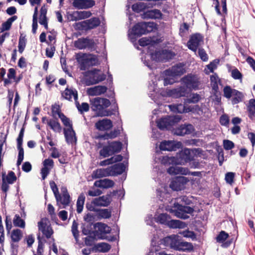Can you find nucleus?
I'll return each instance as SVG.
<instances>
[{"instance_id":"obj_61","label":"nucleus","mask_w":255,"mask_h":255,"mask_svg":"<svg viewBox=\"0 0 255 255\" xmlns=\"http://www.w3.org/2000/svg\"><path fill=\"white\" fill-rule=\"evenodd\" d=\"M102 194V191L99 189L92 188L88 192V195L92 197L97 196Z\"/></svg>"},{"instance_id":"obj_17","label":"nucleus","mask_w":255,"mask_h":255,"mask_svg":"<svg viewBox=\"0 0 255 255\" xmlns=\"http://www.w3.org/2000/svg\"><path fill=\"white\" fill-rule=\"evenodd\" d=\"M38 227L39 230L40 231L47 239L50 238L53 233L51 227L47 225L46 220L43 219H41V221L38 223Z\"/></svg>"},{"instance_id":"obj_60","label":"nucleus","mask_w":255,"mask_h":255,"mask_svg":"<svg viewBox=\"0 0 255 255\" xmlns=\"http://www.w3.org/2000/svg\"><path fill=\"white\" fill-rule=\"evenodd\" d=\"M26 42L24 38H20L18 41V51L19 53H22L25 47Z\"/></svg>"},{"instance_id":"obj_22","label":"nucleus","mask_w":255,"mask_h":255,"mask_svg":"<svg viewBox=\"0 0 255 255\" xmlns=\"http://www.w3.org/2000/svg\"><path fill=\"white\" fill-rule=\"evenodd\" d=\"M111 202L110 196L109 195L102 196L95 198L92 203L96 206H108Z\"/></svg>"},{"instance_id":"obj_10","label":"nucleus","mask_w":255,"mask_h":255,"mask_svg":"<svg viewBox=\"0 0 255 255\" xmlns=\"http://www.w3.org/2000/svg\"><path fill=\"white\" fill-rule=\"evenodd\" d=\"M61 192L62 194H59L55 198L57 204L59 207L61 208V206L62 205V208H65L66 206L69 205L71 202V198L66 187H62L61 188Z\"/></svg>"},{"instance_id":"obj_19","label":"nucleus","mask_w":255,"mask_h":255,"mask_svg":"<svg viewBox=\"0 0 255 255\" xmlns=\"http://www.w3.org/2000/svg\"><path fill=\"white\" fill-rule=\"evenodd\" d=\"M113 127V124L110 120L104 119L100 120L95 124V127L100 131H105L111 129Z\"/></svg>"},{"instance_id":"obj_11","label":"nucleus","mask_w":255,"mask_h":255,"mask_svg":"<svg viewBox=\"0 0 255 255\" xmlns=\"http://www.w3.org/2000/svg\"><path fill=\"white\" fill-rule=\"evenodd\" d=\"M193 152V151L192 150L188 148H184L179 153L177 161H176V163L179 164H184L193 160L194 158Z\"/></svg>"},{"instance_id":"obj_35","label":"nucleus","mask_w":255,"mask_h":255,"mask_svg":"<svg viewBox=\"0 0 255 255\" xmlns=\"http://www.w3.org/2000/svg\"><path fill=\"white\" fill-rule=\"evenodd\" d=\"M88 28L93 29L97 27L100 24V21L98 18L93 17L85 21Z\"/></svg>"},{"instance_id":"obj_44","label":"nucleus","mask_w":255,"mask_h":255,"mask_svg":"<svg viewBox=\"0 0 255 255\" xmlns=\"http://www.w3.org/2000/svg\"><path fill=\"white\" fill-rule=\"evenodd\" d=\"M96 247L99 252L102 253H107L111 249V246L106 243H99L96 246Z\"/></svg>"},{"instance_id":"obj_41","label":"nucleus","mask_w":255,"mask_h":255,"mask_svg":"<svg viewBox=\"0 0 255 255\" xmlns=\"http://www.w3.org/2000/svg\"><path fill=\"white\" fill-rule=\"evenodd\" d=\"M85 197L83 194H81L78 198L77 201V212L81 213L83 209V206L85 202Z\"/></svg>"},{"instance_id":"obj_6","label":"nucleus","mask_w":255,"mask_h":255,"mask_svg":"<svg viewBox=\"0 0 255 255\" xmlns=\"http://www.w3.org/2000/svg\"><path fill=\"white\" fill-rule=\"evenodd\" d=\"M181 120L180 116H168L157 121V125L160 129H169Z\"/></svg>"},{"instance_id":"obj_48","label":"nucleus","mask_w":255,"mask_h":255,"mask_svg":"<svg viewBox=\"0 0 255 255\" xmlns=\"http://www.w3.org/2000/svg\"><path fill=\"white\" fill-rule=\"evenodd\" d=\"M191 248L192 245L191 243L185 242H180L179 244H178L177 250L184 251L187 250H190Z\"/></svg>"},{"instance_id":"obj_18","label":"nucleus","mask_w":255,"mask_h":255,"mask_svg":"<svg viewBox=\"0 0 255 255\" xmlns=\"http://www.w3.org/2000/svg\"><path fill=\"white\" fill-rule=\"evenodd\" d=\"M194 130V128L192 125H182L175 129L174 133L177 135L183 136L191 133Z\"/></svg>"},{"instance_id":"obj_32","label":"nucleus","mask_w":255,"mask_h":255,"mask_svg":"<svg viewBox=\"0 0 255 255\" xmlns=\"http://www.w3.org/2000/svg\"><path fill=\"white\" fill-rule=\"evenodd\" d=\"M211 85L213 90L215 92H218L219 90L218 84H220V80L216 74H214L210 76Z\"/></svg>"},{"instance_id":"obj_57","label":"nucleus","mask_w":255,"mask_h":255,"mask_svg":"<svg viewBox=\"0 0 255 255\" xmlns=\"http://www.w3.org/2000/svg\"><path fill=\"white\" fill-rule=\"evenodd\" d=\"M219 62V59H215L214 61L210 62L209 64L207 65V68L209 70L210 72L213 73L214 72V70L217 68Z\"/></svg>"},{"instance_id":"obj_29","label":"nucleus","mask_w":255,"mask_h":255,"mask_svg":"<svg viewBox=\"0 0 255 255\" xmlns=\"http://www.w3.org/2000/svg\"><path fill=\"white\" fill-rule=\"evenodd\" d=\"M168 107L170 111L175 113H187L191 111L189 108H186L184 105L182 104L170 105H168Z\"/></svg>"},{"instance_id":"obj_5","label":"nucleus","mask_w":255,"mask_h":255,"mask_svg":"<svg viewBox=\"0 0 255 255\" xmlns=\"http://www.w3.org/2000/svg\"><path fill=\"white\" fill-rule=\"evenodd\" d=\"M85 76L87 77L86 83L88 85H94L104 81L106 79V75L100 73V70L94 69L87 71Z\"/></svg>"},{"instance_id":"obj_25","label":"nucleus","mask_w":255,"mask_h":255,"mask_svg":"<svg viewBox=\"0 0 255 255\" xmlns=\"http://www.w3.org/2000/svg\"><path fill=\"white\" fill-rule=\"evenodd\" d=\"M114 184L115 183L113 180L106 178L96 181L94 185L99 188L107 189L112 187Z\"/></svg>"},{"instance_id":"obj_39","label":"nucleus","mask_w":255,"mask_h":255,"mask_svg":"<svg viewBox=\"0 0 255 255\" xmlns=\"http://www.w3.org/2000/svg\"><path fill=\"white\" fill-rule=\"evenodd\" d=\"M232 104H236L242 101L244 98V95L241 92L235 90V91L233 92V96H232Z\"/></svg>"},{"instance_id":"obj_28","label":"nucleus","mask_w":255,"mask_h":255,"mask_svg":"<svg viewBox=\"0 0 255 255\" xmlns=\"http://www.w3.org/2000/svg\"><path fill=\"white\" fill-rule=\"evenodd\" d=\"M107 176H110L109 167L106 168L98 169L94 170L92 174V177L94 179L100 178Z\"/></svg>"},{"instance_id":"obj_31","label":"nucleus","mask_w":255,"mask_h":255,"mask_svg":"<svg viewBox=\"0 0 255 255\" xmlns=\"http://www.w3.org/2000/svg\"><path fill=\"white\" fill-rule=\"evenodd\" d=\"M167 226L171 228L183 229L185 227V224L179 220H171L170 219Z\"/></svg>"},{"instance_id":"obj_4","label":"nucleus","mask_w":255,"mask_h":255,"mask_svg":"<svg viewBox=\"0 0 255 255\" xmlns=\"http://www.w3.org/2000/svg\"><path fill=\"white\" fill-rule=\"evenodd\" d=\"M181 83L184 86L190 90L199 89L200 85L199 79L197 75L192 74H188L184 76L181 79Z\"/></svg>"},{"instance_id":"obj_16","label":"nucleus","mask_w":255,"mask_h":255,"mask_svg":"<svg viewBox=\"0 0 255 255\" xmlns=\"http://www.w3.org/2000/svg\"><path fill=\"white\" fill-rule=\"evenodd\" d=\"M187 94L188 91L185 86H179L176 88L169 90L167 92V96L174 98L185 97Z\"/></svg>"},{"instance_id":"obj_24","label":"nucleus","mask_w":255,"mask_h":255,"mask_svg":"<svg viewBox=\"0 0 255 255\" xmlns=\"http://www.w3.org/2000/svg\"><path fill=\"white\" fill-rule=\"evenodd\" d=\"M107 88L105 86H96L90 88L87 90V94L89 96H98L105 93Z\"/></svg>"},{"instance_id":"obj_43","label":"nucleus","mask_w":255,"mask_h":255,"mask_svg":"<svg viewBox=\"0 0 255 255\" xmlns=\"http://www.w3.org/2000/svg\"><path fill=\"white\" fill-rule=\"evenodd\" d=\"M146 7V4L143 2H138L132 5V10L136 12L142 11L144 10Z\"/></svg>"},{"instance_id":"obj_34","label":"nucleus","mask_w":255,"mask_h":255,"mask_svg":"<svg viewBox=\"0 0 255 255\" xmlns=\"http://www.w3.org/2000/svg\"><path fill=\"white\" fill-rule=\"evenodd\" d=\"M22 237V231L19 229L13 230L11 233V239L14 243L18 242Z\"/></svg>"},{"instance_id":"obj_23","label":"nucleus","mask_w":255,"mask_h":255,"mask_svg":"<svg viewBox=\"0 0 255 255\" xmlns=\"http://www.w3.org/2000/svg\"><path fill=\"white\" fill-rule=\"evenodd\" d=\"M62 96L64 99L69 101H72V99L73 98L76 102L78 99L77 91L74 89L67 88L65 91L62 92Z\"/></svg>"},{"instance_id":"obj_1","label":"nucleus","mask_w":255,"mask_h":255,"mask_svg":"<svg viewBox=\"0 0 255 255\" xmlns=\"http://www.w3.org/2000/svg\"><path fill=\"white\" fill-rule=\"evenodd\" d=\"M91 108L96 112L98 116H109L112 114V112L106 110L111 105L109 100L100 97H96L90 99Z\"/></svg>"},{"instance_id":"obj_54","label":"nucleus","mask_w":255,"mask_h":255,"mask_svg":"<svg viewBox=\"0 0 255 255\" xmlns=\"http://www.w3.org/2000/svg\"><path fill=\"white\" fill-rule=\"evenodd\" d=\"M231 76L235 80H242L243 75L237 68H234L231 71Z\"/></svg>"},{"instance_id":"obj_51","label":"nucleus","mask_w":255,"mask_h":255,"mask_svg":"<svg viewBox=\"0 0 255 255\" xmlns=\"http://www.w3.org/2000/svg\"><path fill=\"white\" fill-rule=\"evenodd\" d=\"M18 150V158L16 165L19 166L22 163L24 158V150L22 147H17Z\"/></svg>"},{"instance_id":"obj_38","label":"nucleus","mask_w":255,"mask_h":255,"mask_svg":"<svg viewBox=\"0 0 255 255\" xmlns=\"http://www.w3.org/2000/svg\"><path fill=\"white\" fill-rule=\"evenodd\" d=\"M47 124L55 132H59L61 129L60 124L54 120H47Z\"/></svg>"},{"instance_id":"obj_64","label":"nucleus","mask_w":255,"mask_h":255,"mask_svg":"<svg viewBox=\"0 0 255 255\" xmlns=\"http://www.w3.org/2000/svg\"><path fill=\"white\" fill-rule=\"evenodd\" d=\"M224 148L226 150H230L234 147V143L231 140H224L223 141Z\"/></svg>"},{"instance_id":"obj_26","label":"nucleus","mask_w":255,"mask_h":255,"mask_svg":"<svg viewBox=\"0 0 255 255\" xmlns=\"http://www.w3.org/2000/svg\"><path fill=\"white\" fill-rule=\"evenodd\" d=\"M64 135L67 142L69 144H73L76 141L75 132L73 128H67L64 130Z\"/></svg>"},{"instance_id":"obj_13","label":"nucleus","mask_w":255,"mask_h":255,"mask_svg":"<svg viewBox=\"0 0 255 255\" xmlns=\"http://www.w3.org/2000/svg\"><path fill=\"white\" fill-rule=\"evenodd\" d=\"M203 42V37L200 34H195L192 35L187 42L188 48L195 53L198 47Z\"/></svg>"},{"instance_id":"obj_33","label":"nucleus","mask_w":255,"mask_h":255,"mask_svg":"<svg viewBox=\"0 0 255 255\" xmlns=\"http://www.w3.org/2000/svg\"><path fill=\"white\" fill-rule=\"evenodd\" d=\"M249 117L253 119L255 117V99H251L247 107Z\"/></svg>"},{"instance_id":"obj_30","label":"nucleus","mask_w":255,"mask_h":255,"mask_svg":"<svg viewBox=\"0 0 255 255\" xmlns=\"http://www.w3.org/2000/svg\"><path fill=\"white\" fill-rule=\"evenodd\" d=\"M162 16L161 11L158 9H152L146 11L145 13V17L152 19L160 18Z\"/></svg>"},{"instance_id":"obj_56","label":"nucleus","mask_w":255,"mask_h":255,"mask_svg":"<svg viewBox=\"0 0 255 255\" xmlns=\"http://www.w3.org/2000/svg\"><path fill=\"white\" fill-rule=\"evenodd\" d=\"M6 138L7 134H4L3 132L0 133V156H3L2 154V150L3 144L6 142Z\"/></svg>"},{"instance_id":"obj_9","label":"nucleus","mask_w":255,"mask_h":255,"mask_svg":"<svg viewBox=\"0 0 255 255\" xmlns=\"http://www.w3.org/2000/svg\"><path fill=\"white\" fill-rule=\"evenodd\" d=\"M175 55L174 52L168 50H163L150 53L151 59L156 61H166L172 59Z\"/></svg>"},{"instance_id":"obj_20","label":"nucleus","mask_w":255,"mask_h":255,"mask_svg":"<svg viewBox=\"0 0 255 255\" xmlns=\"http://www.w3.org/2000/svg\"><path fill=\"white\" fill-rule=\"evenodd\" d=\"M92 13L89 11H75L70 15L71 20L77 21L90 17Z\"/></svg>"},{"instance_id":"obj_12","label":"nucleus","mask_w":255,"mask_h":255,"mask_svg":"<svg viewBox=\"0 0 255 255\" xmlns=\"http://www.w3.org/2000/svg\"><path fill=\"white\" fill-rule=\"evenodd\" d=\"M138 42L141 46H148V52L150 54L151 51L157 48L159 41L155 38L142 37L139 40Z\"/></svg>"},{"instance_id":"obj_50","label":"nucleus","mask_w":255,"mask_h":255,"mask_svg":"<svg viewBox=\"0 0 255 255\" xmlns=\"http://www.w3.org/2000/svg\"><path fill=\"white\" fill-rule=\"evenodd\" d=\"M229 237V234L224 231H222L216 237V241L218 243H223Z\"/></svg>"},{"instance_id":"obj_45","label":"nucleus","mask_w":255,"mask_h":255,"mask_svg":"<svg viewBox=\"0 0 255 255\" xmlns=\"http://www.w3.org/2000/svg\"><path fill=\"white\" fill-rule=\"evenodd\" d=\"M99 154L103 158L109 157L113 154L109 145L104 146L100 150Z\"/></svg>"},{"instance_id":"obj_14","label":"nucleus","mask_w":255,"mask_h":255,"mask_svg":"<svg viewBox=\"0 0 255 255\" xmlns=\"http://www.w3.org/2000/svg\"><path fill=\"white\" fill-rule=\"evenodd\" d=\"M185 72L184 65L182 63H179L165 70V75L166 76L175 77L181 76Z\"/></svg>"},{"instance_id":"obj_62","label":"nucleus","mask_w":255,"mask_h":255,"mask_svg":"<svg viewBox=\"0 0 255 255\" xmlns=\"http://www.w3.org/2000/svg\"><path fill=\"white\" fill-rule=\"evenodd\" d=\"M72 5L79 9H84L83 0H73Z\"/></svg>"},{"instance_id":"obj_42","label":"nucleus","mask_w":255,"mask_h":255,"mask_svg":"<svg viewBox=\"0 0 255 255\" xmlns=\"http://www.w3.org/2000/svg\"><path fill=\"white\" fill-rule=\"evenodd\" d=\"M13 223L15 227H20L21 228H24L25 224L23 219H21L19 216L16 214L13 219Z\"/></svg>"},{"instance_id":"obj_37","label":"nucleus","mask_w":255,"mask_h":255,"mask_svg":"<svg viewBox=\"0 0 255 255\" xmlns=\"http://www.w3.org/2000/svg\"><path fill=\"white\" fill-rule=\"evenodd\" d=\"M108 145L113 154L121 151L122 144L121 142L114 141L109 143Z\"/></svg>"},{"instance_id":"obj_8","label":"nucleus","mask_w":255,"mask_h":255,"mask_svg":"<svg viewBox=\"0 0 255 255\" xmlns=\"http://www.w3.org/2000/svg\"><path fill=\"white\" fill-rule=\"evenodd\" d=\"M75 47L78 49H88L91 51L96 49V43L93 39L88 37L80 38L74 41Z\"/></svg>"},{"instance_id":"obj_21","label":"nucleus","mask_w":255,"mask_h":255,"mask_svg":"<svg viewBox=\"0 0 255 255\" xmlns=\"http://www.w3.org/2000/svg\"><path fill=\"white\" fill-rule=\"evenodd\" d=\"M110 176H116L122 174L125 169L126 166L123 163L115 164L113 166L109 167Z\"/></svg>"},{"instance_id":"obj_7","label":"nucleus","mask_w":255,"mask_h":255,"mask_svg":"<svg viewBox=\"0 0 255 255\" xmlns=\"http://www.w3.org/2000/svg\"><path fill=\"white\" fill-rule=\"evenodd\" d=\"M174 209H171V212H174L175 215L179 218L183 219H188L189 216L187 214H191L193 212L194 209L189 206H182L178 203L174 204Z\"/></svg>"},{"instance_id":"obj_3","label":"nucleus","mask_w":255,"mask_h":255,"mask_svg":"<svg viewBox=\"0 0 255 255\" xmlns=\"http://www.w3.org/2000/svg\"><path fill=\"white\" fill-rule=\"evenodd\" d=\"M154 23L153 22H142L137 23L132 28L128 33L129 37L134 38V36H140L142 34L151 32L153 30Z\"/></svg>"},{"instance_id":"obj_59","label":"nucleus","mask_w":255,"mask_h":255,"mask_svg":"<svg viewBox=\"0 0 255 255\" xmlns=\"http://www.w3.org/2000/svg\"><path fill=\"white\" fill-rule=\"evenodd\" d=\"M6 179L8 184H12L16 181V177L13 171H10L8 172Z\"/></svg>"},{"instance_id":"obj_46","label":"nucleus","mask_w":255,"mask_h":255,"mask_svg":"<svg viewBox=\"0 0 255 255\" xmlns=\"http://www.w3.org/2000/svg\"><path fill=\"white\" fill-rule=\"evenodd\" d=\"M75 104L78 111L81 113H82L84 112H87L89 110V104L87 103H82L81 105H80L79 103L77 101L75 102Z\"/></svg>"},{"instance_id":"obj_55","label":"nucleus","mask_w":255,"mask_h":255,"mask_svg":"<svg viewBox=\"0 0 255 255\" xmlns=\"http://www.w3.org/2000/svg\"><path fill=\"white\" fill-rule=\"evenodd\" d=\"M198 55L202 61L206 62L208 60V56L203 48L198 49Z\"/></svg>"},{"instance_id":"obj_52","label":"nucleus","mask_w":255,"mask_h":255,"mask_svg":"<svg viewBox=\"0 0 255 255\" xmlns=\"http://www.w3.org/2000/svg\"><path fill=\"white\" fill-rule=\"evenodd\" d=\"M182 179V177H180L172 181L170 184V187L174 190L178 191L180 190V188L178 186V185L181 181Z\"/></svg>"},{"instance_id":"obj_58","label":"nucleus","mask_w":255,"mask_h":255,"mask_svg":"<svg viewBox=\"0 0 255 255\" xmlns=\"http://www.w3.org/2000/svg\"><path fill=\"white\" fill-rule=\"evenodd\" d=\"M99 214L100 216L105 219H108L111 217V212L108 209L100 210Z\"/></svg>"},{"instance_id":"obj_15","label":"nucleus","mask_w":255,"mask_h":255,"mask_svg":"<svg viewBox=\"0 0 255 255\" xmlns=\"http://www.w3.org/2000/svg\"><path fill=\"white\" fill-rule=\"evenodd\" d=\"M182 143L174 140H164L160 143L159 148L161 150L175 151L180 148Z\"/></svg>"},{"instance_id":"obj_2","label":"nucleus","mask_w":255,"mask_h":255,"mask_svg":"<svg viewBox=\"0 0 255 255\" xmlns=\"http://www.w3.org/2000/svg\"><path fill=\"white\" fill-rule=\"evenodd\" d=\"M75 58L79 64L81 70H86L90 66L99 64L98 57L93 54L80 52L76 54Z\"/></svg>"},{"instance_id":"obj_49","label":"nucleus","mask_w":255,"mask_h":255,"mask_svg":"<svg viewBox=\"0 0 255 255\" xmlns=\"http://www.w3.org/2000/svg\"><path fill=\"white\" fill-rule=\"evenodd\" d=\"M235 91V89H233L229 86H226L224 87L223 90L224 96L227 99H230L233 96V92Z\"/></svg>"},{"instance_id":"obj_36","label":"nucleus","mask_w":255,"mask_h":255,"mask_svg":"<svg viewBox=\"0 0 255 255\" xmlns=\"http://www.w3.org/2000/svg\"><path fill=\"white\" fill-rule=\"evenodd\" d=\"M157 222L165 225H167L170 217L166 213L160 214L155 218Z\"/></svg>"},{"instance_id":"obj_63","label":"nucleus","mask_w":255,"mask_h":255,"mask_svg":"<svg viewBox=\"0 0 255 255\" xmlns=\"http://www.w3.org/2000/svg\"><path fill=\"white\" fill-rule=\"evenodd\" d=\"M235 173L233 172H228L225 175V180L227 183L232 184L234 182Z\"/></svg>"},{"instance_id":"obj_27","label":"nucleus","mask_w":255,"mask_h":255,"mask_svg":"<svg viewBox=\"0 0 255 255\" xmlns=\"http://www.w3.org/2000/svg\"><path fill=\"white\" fill-rule=\"evenodd\" d=\"M167 172L170 174L176 175V174H182L187 175L189 174V170L186 168H184L178 166H172L170 167Z\"/></svg>"},{"instance_id":"obj_53","label":"nucleus","mask_w":255,"mask_h":255,"mask_svg":"<svg viewBox=\"0 0 255 255\" xmlns=\"http://www.w3.org/2000/svg\"><path fill=\"white\" fill-rule=\"evenodd\" d=\"M59 118L61 119L64 126L68 127L67 128H72V125L70 120L64 114H60L59 115Z\"/></svg>"},{"instance_id":"obj_40","label":"nucleus","mask_w":255,"mask_h":255,"mask_svg":"<svg viewBox=\"0 0 255 255\" xmlns=\"http://www.w3.org/2000/svg\"><path fill=\"white\" fill-rule=\"evenodd\" d=\"M164 242L169 244L171 248L177 250L178 244L180 243L179 241L175 239H172L170 237H166L164 239Z\"/></svg>"},{"instance_id":"obj_47","label":"nucleus","mask_w":255,"mask_h":255,"mask_svg":"<svg viewBox=\"0 0 255 255\" xmlns=\"http://www.w3.org/2000/svg\"><path fill=\"white\" fill-rule=\"evenodd\" d=\"M78 223L75 221H74L72 223V226L71 228V231L72 233V234L77 243L78 242V238H79V231L78 230Z\"/></svg>"}]
</instances>
